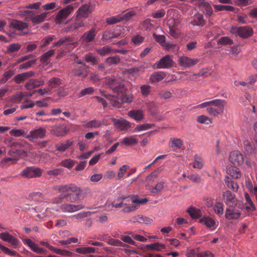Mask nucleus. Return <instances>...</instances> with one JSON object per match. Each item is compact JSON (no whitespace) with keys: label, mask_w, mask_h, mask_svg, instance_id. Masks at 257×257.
Segmentation results:
<instances>
[{"label":"nucleus","mask_w":257,"mask_h":257,"mask_svg":"<svg viewBox=\"0 0 257 257\" xmlns=\"http://www.w3.org/2000/svg\"><path fill=\"white\" fill-rule=\"evenodd\" d=\"M52 189L54 191L65 193V195H59L52 200L53 204H60L63 202V199H67L71 202H75L79 199V196L82 193V190L74 184L66 185H54Z\"/></svg>","instance_id":"obj_1"},{"label":"nucleus","mask_w":257,"mask_h":257,"mask_svg":"<svg viewBox=\"0 0 257 257\" xmlns=\"http://www.w3.org/2000/svg\"><path fill=\"white\" fill-rule=\"evenodd\" d=\"M74 10V7L72 5H69L65 7L59 11L55 18V22L56 24H61L64 23V21L66 20L70 14H71ZM68 21L64 23L66 24Z\"/></svg>","instance_id":"obj_2"},{"label":"nucleus","mask_w":257,"mask_h":257,"mask_svg":"<svg viewBox=\"0 0 257 257\" xmlns=\"http://www.w3.org/2000/svg\"><path fill=\"white\" fill-rule=\"evenodd\" d=\"M230 32L231 34L243 39L247 38L253 34L252 29L248 27H232Z\"/></svg>","instance_id":"obj_3"},{"label":"nucleus","mask_w":257,"mask_h":257,"mask_svg":"<svg viewBox=\"0 0 257 257\" xmlns=\"http://www.w3.org/2000/svg\"><path fill=\"white\" fill-rule=\"evenodd\" d=\"M84 26V20L79 19L75 17L74 21L67 25L63 29V30L65 33L76 32L80 28H83Z\"/></svg>","instance_id":"obj_4"},{"label":"nucleus","mask_w":257,"mask_h":257,"mask_svg":"<svg viewBox=\"0 0 257 257\" xmlns=\"http://www.w3.org/2000/svg\"><path fill=\"white\" fill-rule=\"evenodd\" d=\"M42 170L40 168L30 167L24 169L20 175L27 178L40 177L42 176Z\"/></svg>","instance_id":"obj_5"},{"label":"nucleus","mask_w":257,"mask_h":257,"mask_svg":"<svg viewBox=\"0 0 257 257\" xmlns=\"http://www.w3.org/2000/svg\"><path fill=\"white\" fill-rule=\"evenodd\" d=\"M200 61L198 58H192L186 56H181L178 59V64L180 66L189 68L198 64Z\"/></svg>","instance_id":"obj_6"},{"label":"nucleus","mask_w":257,"mask_h":257,"mask_svg":"<svg viewBox=\"0 0 257 257\" xmlns=\"http://www.w3.org/2000/svg\"><path fill=\"white\" fill-rule=\"evenodd\" d=\"M93 11L91 4H84L81 6L76 12L75 17L79 19H86L88 17L89 14H91Z\"/></svg>","instance_id":"obj_7"},{"label":"nucleus","mask_w":257,"mask_h":257,"mask_svg":"<svg viewBox=\"0 0 257 257\" xmlns=\"http://www.w3.org/2000/svg\"><path fill=\"white\" fill-rule=\"evenodd\" d=\"M148 202V199L146 198L134 199L132 200V203L137 204L136 205H129L124 203L123 208L121 211L124 213H128L136 210L139 207V204H145Z\"/></svg>","instance_id":"obj_8"},{"label":"nucleus","mask_w":257,"mask_h":257,"mask_svg":"<svg viewBox=\"0 0 257 257\" xmlns=\"http://www.w3.org/2000/svg\"><path fill=\"white\" fill-rule=\"evenodd\" d=\"M173 63L174 62L171 56L167 55L157 62L154 64V68L156 69L169 68L173 65Z\"/></svg>","instance_id":"obj_9"},{"label":"nucleus","mask_w":257,"mask_h":257,"mask_svg":"<svg viewBox=\"0 0 257 257\" xmlns=\"http://www.w3.org/2000/svg\"><path fill=\"white\" fill-rule=\"evenodd\" d=\"M47 131L44 127H39L31 131L29 135L26 137L30 141L34 140L43 139L46 136Z\"/></svg>","instance_id":"obj_10"},{"label":"nucleus","mask_w":257,"mask_h":257,"mask_svg":"<svg viewBox=\"0 0 257 257\" xmlns=\"http://www.w3.org/2000/svg\"><path fill=\"white\" fill-rule=\"evenodd\" d=\"M97 31L92 28L90 30L85 32L80 38V41L84 45H87L89 43L94 41L96 36Z\"/></svg>","instance_id":"obj_11"},{"label":"nucleus","mask_w":257,"mask_h":257,"mask_svg":"<svg viewBox=\"0 0 257 257\" xmlns=\"http://www.w3.org/2000/svg\"><path fill=\"white\" fill-rule=\"evenodd\" d=\"M82 204L74 205L68 203H62L60 206V209L64 213H72L84 208Z\"/></svg>","instance_id":"obj_12"},{"label":"nucleus","mask_w":257,"mask_h":257,"mask_svg":"<svg viewBox=\"0 0 257 257\" xmlns=\"http://www.w3.org/2000/svg\"><path fill=\"white\" fill-rule=\"evenodd\" d=\"M222 198L225 203L228 206H233L237 203V199L235 194L229 190H226L222 193Z\"/></svg>","instance_id":"obj_13"},{"label":"nucleus","mask_w":257,"mask_h":257,"mask_svg":"<svg viewBox=\"0 0 257 257\" xmlns=\"http://www.w3.org/2000/svg\"><path fill=\"white\" fill-rule=\"evenodd\" d=\"M230 162L234 165L239 166L243 164L244 158L242 154L238 151H233L229 155Z\"/></svg>","instance_id":"obj_14"},{"label":"nucleus","mask_w":257,"mask_h":257,"mask_svg":"<svg viewBox=\"0 0 257 257\" xmlns=\"http://www.w3.org/2000/svg\"><path fill=\"white\" fill-rule=\"evenodd\" d=\"M0 238L11 244L14 247H17L19 243V240L7 232L0 233Z\"/></svg>","instance_id":"obj_15"},{"label":"nucleus","mask_w":257,"mask_h":257,"mask_svg":"<svg viewBox=\"0 0 257 257\" xmlns=\"http://www.w3.org/2000/svg\"><path fill=\"white\" fill-rule=\"evenodd\" d=\"M105 124L104 120H99L97 119H92L91 120H86L83 122V127L88 128H97L100 127Z\"/></svg>","instance_id":"obj_16"},{"label":"nucleus","mask_w":257,"mask_h":257,"mask_svg":"<svg viewBox=\"0 0 257 257\" xmlns=\"http://www.w3.org/2000/svg\"><path fill=\"white\" fill-rule=\"evenodd\" d=\"M88 66H86V67L84 68L79 67L78 68L72 69L71 71V74L73 76L80 77L83 78H85L87 76L88 74Z\"/></svg>","instance_id":"obj_17"},{"label":"nucleus","mask_w":257,"mask_h":257,"mask_svg":"<svg viewBox=\"0 0 257 257\" xmlns=\"http://www.w3.org/2000/svg\"><path fill=\"white\" fill-rule=\"evenodd\" d=\"M35 73L33 71H28L16 75L13 80L17 83L20 84L28 78L34 76Z\"/></svg>","instance_id":"obj_18"},{"label":"nucleus","mask_w":257,"mask_h":257,"mask_svg":"<svg viewBox=\"0 0 257 257\" xmlns=\"http://www.w3.org/2000/svg\"><path fill=\"white\" fill-rule=\"evenodd\" d=\"M44 84V80L41 79H32L27 82L25 86L27 90H31Z\"/></svg>","instance_id":"obj_19"},{"label":"nucleus","mask_w":257,"mask_h":257,"mask_svg":"<svg viewBox=\"0 0 257 257\" xmlns=\"http://www.w3.org/2000/svg\"><path fill=\"white\" fill-rule=\"evenodd\" d=\"M240 212L234 209L229 207L225 210V217L227 219H237L240 217Z\"/></svg>","instance_id":"obj_20"},{"label":"nucleus","mask_w":257,"mask_h":257,"mask_svg":"<svg viewBox=\"0 0 257 257\" xmlns=\"http://www.w3.org/2000/svg\"><path fill=\"white\" fill-rule=\"evenodd\" d=\"M10 27L18 31H22L28 28V24L26 22L13 19L10 24Z\"/></svg>","instance_id":"obj_21"},{"label":"nucleus","mask_w":257,"mask_h":257,"mask_svg":"<svg viewBox=\"0 0 257 257\" xmlns=\"http://www.w3.org/2000/svg\"><path fill=\"white\" fill-rule=\"evenodd\" d=\"M224 182L227 187L231 189L234 192H237L239 186L237 182L234 181L232 178L229 176H226L224 178Z\"/></svg>","instance_id":"obj_22"},{"label":"nucleus","mask_w":257,"mask_h":257,"mask_svg":"<svg viewBox=\"0 0 257 257\" xmlns=\"http://www.w3.org/2000/svg\"><path fill=\"white\" fill-rule=\"evenodd\" d=\"M67 132V127L63 125L56 126L51 130V133L56 137L64 136Z\"/></svg>","instance_id":"obj_23"},{"label":"nucleus","mask_w":257,"mask_h":257,"mask_svg":"<svg viewBox=\"0 0 257 257\" xmlns=\"http://www.w3.org/2000/svg\"><path fill=\"white\" fill-rule=\"evenodd\" d=\"M25 243L27 244L33 251L40 254H43L45 252V250L40 247L37 244L33 242L29 238L26 239L24 241Z\"/></svg>","instance_id":"obj_24"},{"label":"nucleus","mask_w":257,"mask_h":257,"mask_svg":"<svg viewBox=\"0 0 257 257\" xmlns=\"http://www.w3.org/2000/svg\"><path fill=\"white\" fill-rule=\"evenodd\" d=\"M164 187V182H159L155 186H152L150 185L146 186V189L150 191V192L153 194H158L161 192Z\"/></svg>","instance_id":"obj_25"},{"label":"nucleus","mask_w":257,"mask_h":257,"mask_svg":"<svg viewBox=\"0 0 257 257\" xmlns=\"http://www.w3.org/2000/svg\"><path fill=\"white\" fill-rule=\"evenodd\" d=\"M166 76L165 72L162 71L153 73L150 77L149 81L152 83L159 82L162 80Z\"/></svg>","instance_id":"obj_26"},{"label":"nucleus","mask_w":257,"mask_h":257,"mask_svg":"<svg viewBox=\"0 0 257 257\" xmlns=\"http://www.w3.org/2000/svg\"><path fill=\"white\" fill-rule=\"evenodd\" d=\"M199 8L207 16H210L213 14L212 9L207 2H201L199 4Z\"/></svg>","instance_id":"obj_27"},{"label":"nucleus","mask_w":257,"mask_h":257,"mask_svg":"<svg viewBox=\"0 0 257 257\" xmlns=\"http://www.w3.org/2000/svg\"><path fill=\"white\" fill-rule=\"evenodd\" d=\"M133 221L134 222H139L146 224H151L153 221L152 218L145 216L143 215H139L133 217Z\"/></svg>","instance_id":"obj_28"},{"label":"nucleus","mask_w":257,"mask_h":257,"mask_svg":"<svg viewBox=\"0 0 257 257\" xmlns=\"http://www.w3.org/2000/svg\"><path fill=\"white\" fill-rule=\"evenodd\" d=\"M73 143V142L70 140H67L65 142H60L56 144L55 145V148L57 150L61 152H64L72 145Z\"/></svg>","instance_id":"obj_29"},{"label":"nucleus","mask_w":257,"mask_h":257,"mask_svg":"<svg viewBox=\"0 0 257 257\" xmlns=\"http://www.w3.org/2000/svg\"><path fill=\"white\" fill-rule=\"evenodd\" d=\"M130 117L134 118L137 121H140L144 117L143 112L141 110H132L128 112Z\"/></svg>","instance_id":"obj_30"},{"label":"nucleus","mask_w":257,"mask_h":257,"mask_svg":"<svg viewBox=\"0 0 257 257\" xmlns=\"http://www.w3.org/2000/svg\"><path fill=\"white\" fill-rule=\"evenodd\" d=\"M63 81L58 77H52L48 82V87L52 90V89L59 87L62 84Z\"/></svg>","instance_id":"obj_31"},{"label":"nucleus","mask_w":257,"mask_h":257,"mask_svg":"<svg viewBox=\"0 0 257 257\" xmlns=\"http://www.w3.org/2000/svg\"><path fill=\"white\" fill-rule=\"evenodd\" d=\"M227 173L231 178L237 179L241 177V173L239 169L234 166H230L227 169Z\"/></svg>","instance_id":"obj_32"},{"label":"nucleus","mask_w":257,"mask_h":257,"mask_svg":"<svg viewBox=\"0 0 257 257\" xmlns=\"http://www.w3.org/2000/svg\"><path fill=\"white\" fill-rule=\"evenodd\" d=\"M187 212L193 219L199 218L202 216L201 210L195 207L189 208Z\"/></svg>","instance_id":"obj_33"},{"label":"nucleus","mask_w":257,"mask_h":257,"mask_svg":"<svg viewBox=\"0 0 257 257\" xmlns=\"http://www.w3.org/2000/svg\"><path fill=\"white\" fill-rule=\"evenodd\" d=\"M121 143L126 146L135 145L138 143V140L136 136H131L125 137Z\"/></svg>","instance_id":"obj_34"},{"label":"nucleus","mask_w":257,"mask_h":257,"mask_svg":"<svg viewBox=\"0 0 257 257\" xmlns=\"http://www.w3.org/2000/svg\"><path fill=\"white\" fill-rule=\"evenodd\" d=\"M183 145V142L180 139L171 138L170 146L174 149H179Z\"/></svg>","instance_id":"obj_35"},{"label":"nucleus","mask_w":257,"mask_h":257,"mask_svg":"<svg viewBox=\"0 0 257 257\" xmlns=\"http://www.w3.org/2000/svg\"><path fill=\"white\" fill-rule=\"evenodd\" d=\"M199 221L201 223H204L208 228L214 226L216 223L214 219L208 216H204Z\"/></svg>","instance_id":"obj_36"},{"label":"nucleus","mask_w":257,"mask_h":257,"mask_svg":"<svg viewBox=\"0 0 257 257\" xmlns=\"http://www.w3.org/2000/svg\"><path fill=\"white\" fill-rule=\"evenodd\" d=\"M209 104L210 106H214L217 107L218 108L224 109V107L226 104V102L224 100L217 99L209 101Z\"/></svg>","instance_id":"obj_37"},{"label":"nucleus","mask_w":257,"mask_h":257,"mask_svg":"<svg viewBox=\"0 0 257 257\" xmlns=\"http://www.w3.org/2000/svg\"><path fill=\"white\" fill-rule=\"evenodd\" d=\"M113 51L111 47L109 46H105L102 48L96 49V52L100 56H105L109 54Z\"/></svg>","instance_id":"obj_38"},{"label":"nucleus","mask_w":257,"mask_h":257,"mask_svg":"<svg viewBox=\"0 0 257 257\" xmlns=\"http://www.w3.org/2000/svg\"><path fill=\"white\" fill-rule=\"evenodd\" d=\"M47 13H44L34 17L31 19L32 23L36 25L44 22L47 17Z\"/></svg>","instance_id":"obj_39"},{"label":"nucleus","mask_w":257,"mask_h":257,"mask_svg":"<svg viewBox=\"0 0 257 257\" xmlns=\"http://www.w3.org/2000/svg\"><path fill=\"white\" fill-rule=\"evenodd\" d=\"M244 197L246 202L248 204L246 206V209L248 210H250L252 211H254L255 210V207L251 198H250L248 194L247 193H244Z\"/></svg>","instance_id":"obj_40"},{"label":"nucleus","mask_w":257,"mask_h":257,"mask_svg":"<svg viewBox=\"0 0 257 257\" xmlns=\"http://www.w3.org/2000/svg\"><path fill=\"white\" fill-rule=\"evenodd\" d=\"M224 109L222 108H215L211 107H208L206 108L207 112L212 116H217L219 114H221L223 113Z\"/></svg>","instance_id":"obj_41"},{"label":"nucleus","mask_w":257,"mask_h":257,"mask_svg":"<svg viewBox=\"0 0 257 257\" xmlns=\"http://www.w3.org/2000/svg\"><path fill=\"white\" fill-rule=\"evenodd\" d=\"M104 96L110 101L113 106L115 107H119L120 106L119 102L116 97L110 94H104Z\"/></svg>","instance_id":"obj_42"},{"label":"nucleus","mask_w":257,"mask_h":257,"mask_svg":"<svg viewBox=\"0 0 257 257\" xmlns=\"http://www.w3.org/2000/svg\"><path fill=\"white\" fill-rule=\"evenodd\" d=\"M95 251V248L92 247H81L75 248V252L79 253H92Z\"/></svg>","instance_id":"obj_43"},{"label":"nucleus","mask_w":257,"mask_h":257,"mask_svg":"<svg viewBox=\"0 0 257 257\" xmlns=\"http://www.w3.org/2000/svg\"><path fill=\"white\" fill-rule=\"evenodd\" d=\"M124 203L121 202L120 201H118V199H114L112 202L109 204H106V207H107L109 210H111V208L114 207L115 208H120L123 206Z\"/></svg>","instance_id":"obj_44"},{"label":"nucleus","mask_w":257,"mask_h":257,"mask_svg":"<svg viewBox=\"0 0 257 257\" xmlns=\"http://www.w3.org/2000/svg\"><path fill=\"white\" fill-rule=\"evenodd\" d=\"M126 89L127 86H125V84L119 83L118 81H117L115 85V87H113V91L115 93H122Z\"/></svg>","instance_id":"obj_45"},{"label":"nucleus","mask_w":257,"mask_h":257,"mask_svg":"<svg viewBox=\"0 0 257 257\" xmlns=\"http://www.w3.org/2000/svg\"><path fill=\"white\" fill-rule=\"evenodd\" d=\"M194 24L197 26H204L205 21L203 19V17L202 14H197L195 15L193 19Z\"/></svg>","instance_id":"obj_46"},{"label":"nucleus","mask_w":257,"mask_h":257,"mask_svg":"<svg viewBox=\"0 0 257 257\" xmlns=\"http://www.w3.org/2000/svg\"><path fill=\"white\" fill-rule=\"evenodd\" d=\"M233 44V40L228 37H221L217 42V44L221 45H231Z\"/></svg>","instance_id":"obj_47"},{"label":"nucleus","mask_w":257,"mask_h":257,"mask_svg":"<svg viewBox=\"0 0 257 257\" xmlns=\"http://www.w3.org/2000/svg\"><path fill=\"white\" fill-rule=\"evenodd\" d=\"M214 9L217 11H229L233 12L235 10L234 7L231 6H224L221 5H218L214 6Z\"/></svg>","instance_id":"obj_48"},{"label":"nucleus","mask_w":257,"mask_h":257,"mask_svg":"<svg viewBox=\"0 0 257 257\" xmlns=\"http://www.w3.org/2000/svg\"><path fill=\"white\" fill-rule=\"evenodd\" d=\"M122 21L121 17L116 16L108 18L106 19V22L108 25H113Z\"/></svg>","instance_id":"obj_49"},{"label":"nucleus","mask_w":257,"mask_h":257,"mask_svg":"<svg viewBox=\"0 0 257 257\" xmlns=\"http://www.w3.org/2000/svg\"><path fill=\"white\" fill-rule=\"evenodd\" d=\"M161 247L164 248L165 245L160 243L159 242H156L154 243H152L150 244H147L146 245V248L148 249L152 250H160L161 249Z\"/></svg>","instance_id":"obj_50"},{"label":"nucleus","mask_w":257,"mask_h":257,"mask_svg":"<svg viewBox=\"0 0 257 257\" xmlns=\"http://www.w3.org/2000/svg\"><path fill=\"white\" fill-rule=\"evenodd\" d=\"M193 168L201 169L203 167V161L202 159L198 155H195L194 157V163L193 165Z\"/></svg>","instance_id":"obj_51"},{"label":"nucleus","mask_w":257,"mask_h":257,"mask_svg":"<svg viewBox=\"0 0 257 257\" xmlns=\"http://www.w3.org/2000/svg\"><path fill=\"white\" fill-rule=\"evenodd\" d=\"M75 164V161L70 159H65L60 163V165L68 169H70L73 167Z\"/></svg>","instance_id":"obj_52"},{"label":"nucleus","mask_w":257,"mask_h":257,"mask_svg":"<svg viewBox=\"0 0 257 257\" xmlns=\"http://www.w3.org/2000/svg\"><path fill=\"white\" fill-rule=\"evenodd\" d=\"M120 58L117 55L112 57H109L106 59V62L109 65L117 64L120 62Z\"/></svg>","instance_id":"obj_53"},{"label":"nucleus","mask_w":257,"mask_h":257,"mask_svg":"<svg viewBox=\"0 0 257 257\" xmlns=\"http://www.w3.org/2000/svg\"><path fill=\"white\" fill-rule=\"evenodd\" d=\"M158 95L160 98L166 99L171 98L172 94L170 91L161 90L159 92Z\"/></svg>","instance_id":"obj_54"},{"label":"nucleus","mask_w":257,"mask_h":257,"mask_svg":"<svg viewBox=\"0 0 257 257\" xmlns=\"http://www.w3.org/2000/svg\"><path fill=\"white\" fill-rule=\"evenodd\" d=\"M151 86L148 84L143 85L140 87L141 93L144 96H148L151 92Z\"/></svg>","instance_id":"obj_55"},{"label":"nucleus","mask_w":257,"mask_h":257,"mask_svg":"<svg viewBox=\"0 0 257 257\" xmlns=\"http://www.w3.org/2000/svg\"><path fill=\"white\" fill-rule=\"evenodd\" d=\"M214 211L216 214L221 215L223 212V204L221 202H217L213 206Z\"/></svg>","instance_id":"obj_56"},{"label":"nucleus","mask_w":257,"mask_h":257,"mask_svg":"<svg viewBox=\"0 0 257 257\" xmlns=\"http://www.w3.org/2000/svg\"><path fill=\"white\" fill-rule=\"evenodd\" d=\"M108 244L115 246L125 247L126 245L122 243L120 240L114 238H110L108 240Z\"/></svg>","instance_id":"obj_57"},{"label":"nucleus","mask_w":257,"mask_h":257,"mask_svg":"<svg viewBox=\"0 0 257 257\" xmlns=\"http://www.w3.org/2000/svg\"><path fill=\"white\" fill-rule=\"evenodd\" d=\"M153 36L156 41L159 43L161 46L165 47L166 46L165 37L164 35H158L154 33Z\"/></svg>","instance_id":"obj_58"},{"label":"nucleus","mask_w":257,"mask_h":257,"mask_svg":"<svg viewBox=\"0 0 257 257\" xmlns=\"http://www.w3.org/2000/svg\"><path fill=\"white\" fill-rule=\"evenodd\" d=\"M154 125L153 124L145 123L138 125L134 129V131L140 132L145 131L152 128Z\"/></svg>","instance_id":"obj_59"},{"label":"nucleus","mask_w":257,"mask_h":257,"mask_svg":"<svg viewBox=\"0 0 257 257\" xmlns=\"http://www.w3.org/2000/svg\"><path fill=\"white\" fill-rule=\"evenodd\" d=\"M21 47V45L18 43H13L7 47V52L8 53H13L19 51Z\"/></svg>","instance_id":"obj_60"},{"label":"nucleus","mask_w":257,"mask_h":257,"mask_svg":"<svg viewBox=\"0 0 257 257\" xmlns=\"http://www.w3.org/2000/svg\"><path fill=\"white\" fill-rule=\"evenodd\" d=\"M24 97L23 92H17L12 95L11 100L16 103H19L21 101L22 99Z\"/></svg>","instance_id":"obj_61"},{"label":"nucleus","mask_w":257,"mask_h":257,"mask_svg":"<svg viewBox=\"0 0 257 257\" xmlns=\"http://www.w3.org/2000/svg\"><path fill=\"white\" fill-rule=\"evenodd\" d=\"M170 34L174 38H178L181 34L180 31L175 26L169 25Z\"/></svg>","instance_id":"obj_62"},{"label":"nucleus","mask_w":257,"mask_h":257,"mask_svg":"<svg viewBox=\"0 0 257 257\" xmlns=\"http://www.w3.org/2000/svg\"><path fill=\"white\" fill-rule=\"evenodd\" d=\"M54 54V50H50L44 53L40 58V61L43 63H46L48 58L53 55Z\"/></svg>","instance_id":"obj_63"},{"label":"nucleus","mask_w":257,"mask_h":257,"mask_svg":"<svg viewBox=\"0 0 257 257\" xmlns=\"http://www.w3.org/2000/svg\"><path fill=\"white\" fill-rule=\"evenodd\" d=\"M144 37L139 35L134 36L132 38V41L135 45H139L144 41Z\"/></svg>","instance_id":"obj_64"}]
</instances>
